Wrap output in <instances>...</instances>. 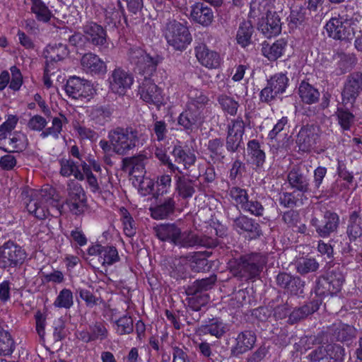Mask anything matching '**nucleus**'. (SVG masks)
Segmentation results:
<instances>
[{
  "instance_id": "30",
  "label": "nucleus",
  "mask_w": 362,
  "mask_h": 362,
  "mask_svg": "<svg viewBox=\"0 0 362 362\" xmlns=\"http://www.w3.org/2000/svg\"><path fill=\"white\" fill-rule=\"evenodd\" d=\"M190 16L192 19L203 25H209L214 20L212 9L204 3L197 2L191 7Z\"/></svg>"
},
{
  "instance_id": "49",
  "label": "nucleus",
  "mask_w": 362,
  "mask_h": 362,
  "mask_svg": "<svg viewBox=\"0 0 362 362\" xmlns=\"http://www.w3.org/2000/svg\"><path fill=\"white\" fill-rule=\"evenodd\" d=\"M216 281V276L211 275L208 278H204L195 281L188 288V294H197L212 288Z\"/></svg>"
},
{
  "instance_id": "17",
  "label": "nucleus",
  "mask_w": 362,
  "mask_h": 362,
  "mask_svg": "<svg viewBox=\"0 0 362 362\" xmlns=\"http://www.w3.org/2000/svg\"><path fill=\"white\" fill-rule=\"evenodd\" d=\"M110 88L115 94L124 95L134 82L131 74L121 68L115 69L109 78Z\"/></svg>"
},
{
  "instance_id": "3",
  "label": "nucleus",
  "mask_w": 362,
  "mask_h": 362,
  "mask_svg": "<svg viewBox=\"0 0 362 362\" xmlns=\"http://www.w3.org/2000/svg\"><path fill=\"white\" fill-rule=\"evenodd\" d=\"M163 35L169 46L183 51L192 40L188 28L175 19H168L163 24Z\"/></svg>"
},
{
  "instance_id": "39",
  "label": "nucleus",
  "mask_w": 362,
  "mask_h": 362,
  "mask_svg": "<svg viewBox=\"0 0 362 362\" xmlns=\"http://www.w3.org/2000/svg\"><path fill=\"white\" fill-rule=\"evenodd\" d=\"M298 94L301 100L309 105L318 102L320 96L318 90L305 81H303L299 85Z\"/></svg>"
},
{
  "instance_id": "25",
  "label": "nucleus",
  "mask_w": 362,
  "mask_h": 362,
  "mask_svg": "<svg viewBox=\"0 0 362 362\" xmlns=\"http://www.w3.org/2000/svg\"><path fill=\"white\" fill-rule=\"evenodd\" d=\"M195 56L199 62L206 68L216 69L220 66L219 54L210 50L205 44H199L194 48Z\"/></svg>"
},
{
  "instance_id": "38",
  "label": "nucleus",
  "mask_w": 362,
  "mask_h": 362,
  "mask_svg": "<svg viewBox=\"0 0 362 362\" xmlns=\"http://www.w3.org/2000/svg\"><path fill=\"white\" fill-rule=\"evenodd\" d=\"M320 303L318 300H313L304 305L295 309L289 315V321L295 323L302 319L305 318L308 315L316 312L320 307Z\"/></svg>"
},
{
  "instance_id": "43",
  "label": "nucleus",
  "mask_w": 362,
  "mask_h": 362,
  "mask_svg": "<svg viewBox=\"0 0 362 362\" xmlns=\"http://www.w3.org/2000/svg\"><path fill=\"white\" fill-rule=\"evenodd\" d=\"M30 6V11L33 13L38 21L44 23L48 22L51 17L52 13L42 0H29Z\"/></svg>"
},
{
  "instance_id": "11",
  "label": "nucleus",
  "mask_w": 362,
  "mask_h": 362,
  "mask_svg": "<svg viewBox=\"0 0 362 362\" xmlns=\"http://www.w3.org/2000/svg\"><path fill=\"white\" fill-rule=\"evenodd\" d=\"M349 15L339 14L338 18H332L325 28L329 37L339 40H349L354 37V31L350 28Z\"/></svg>"
},
{
  "instance_id": "36",
  "label": "nucleus",
  "mask_w": 362,
  "mask_h": 362,
  "mask_svg": "<svg viewBox=\"0 0 362 362\" xmlns=\"http://www.w3.org/2000/svg\"><path fill=\"white\" fill-rule=\"evenodd\" d=\"M175 209V202L173 198L168 197L163 202L151 208V214L153 218L161 220L168 218L173 214Z\"/></svg>"
},
{
  "instance_id": "5",
  "label": "nucleus",
  "mask_w": 362,
  "mask_h": 362,
  "mask_svg": "<svg viewBox=\"0 0 362 362\" xmlns=\"http://www.w3.org/2000/svg\"><path fill=\"white\" fill-rule=\"evenodd\" d=\"M54 189L46 187L39 191L30 190L28 202L25 201L26 208L39 219H44L49 214V206H55L57 201L53 198Z\"/></svg>"
},
{
  "instance_id": "64",
  "label": "nucleus",
  "mask_w": 362,
  "mask_h": 362,
  "mask_svg": "<svg viewBox=\"0 0 362 362\" xmlns=\"http://www.w3.org/2000/svg\"><path fill=\"white\" fill-rule=\"evenodd\" d=\"M331 288H332L326 278L324 276H320L316 281L315 293L317 296H319L334 295V293H332Z\"/></svg>"
},
{
  "instance_id": "32",
  "label": "nucleus",
  "mask_w": 362,
  "mask_h": 362,
  "mask_svg": "<svg viewBox=\"0 0 362 362\" xmlns=\"http://www.w3.org/2000/svg\"><path fill=\"white\" fill-rule=\"evenodd\" d=\"M262 54L269 61L274 62L281 57L287 45V42L284 39H279L272 45L264 41L262 43Z\"/></svg>"
},
{
  "instance_id": "14",
  "label": "nucleus",
  "mask_w": 362,
  "mask_h": 362,
  "mask_svg": "<svg viewBox=\"0 0 362 362\" xmlns=\"http://www.w3.org/2000/svg\"><path fill=\"white\" fill-rule=\"evenodd\" d=\"M228 217L233 221V226L236 230L247 232L253 238L262 235L259 224L253 218L241 214L238 209H231L228 212Z\"/></svg>"
},
{
  "instance_id": "31",
  "label": "nucleus",
  "mask_w": 362,
  "mask_h": 362,
  "mask_svg": "<svg viewBox=\"0 0 362 362\" xmlns=\"http://www.w3.org/2000/svg\"><path fill=\"white\" fill-rule=\"evenodd\" d=\"M206 117L187 106L178 117V124L183 127L186 131L192 132L197 124H202Z\"/></svg>"
},
{
  "instance_id": "41",
  "label": "nucleus",
  "mask_w": 362,
  "mask_h": 362,
  "mask_svg": "<svg viewBox=\"0 0 362 362\" xmlns=\"http://www.w3.org/2000/svg\"><path fill=\"white\" fill-rule=\"evenodd\" d=\"M172 153L175 161L182 164L185 170H189L192 165H194L197 160L196 156L193 153L185 151L180 146H175Z\"/></svg>"
},
{
  "instance_id": "8",
  "label": "nucleus",
  "mask_w": 362,
  "mask_h": 362,
  "mask_svg": "<svg viewBox=\"0 0 362 362\" xmlns=\"http://www.w3.org/2000/svg\"><path fill=\"white\" fill-rule=\"evenodd\" d=\"M310 168L311 165L307 161H302L293 166L287 175L290 186L303 194L311 192L310 184Z\"/></svg>"
},
{
  "instance_id": "62",
  "label": "nucleus",
  "mask_w": 362,
  "mask_h": 362,
  "mask_svg": "<svg viewBox=\"0 0 362 362\" xmlns=\"http://www.w3.org/2000/svg\"><path fill=\"white\" fill-rule=\"evenodd\" d=\"M93 341L104 340L107 337L108 331L103 322H96L89 326Z\"/></svg>"
},
{
  "instance_id": "59",
  "label": "nucleus",
  "mask_w": 362,
  "mask_h": 362,
  "mask_svg": "<svg viewBox=\"0 0 362 362\" xmlns=\"http://www.w3.org/2000/svg\"><path fill=\"white\" fill-rule=\"evenodd\" d=\"M145 160L146 156L144 155H139L126 158L124 162L127 166L131 168L132 173H138L139 174H142L144 173ZM137 176H140V175H138Z\"/></svg>"
},
{
  "instance_id": "48",
  "label": "nucleus",
  "mask_w": 362,
  "mask_h": 362,
  "mask_svg": "<svg viewBox=\"0 0 362 362\" xmlns=\"http://www.w3.org/2000/svg\"><path fill=\"white\" fill-rule=\"evenodd\" d=\"M15 348L14 341L10 333L0 327V354L11 355Z\"/></svg>"
},
{
  "instance_id": "13",
  "label": "nucleus",
  "mask_w": 362,
  "mask_h": 362,
  "mask_svg": "<svg viewBox=\"0 0 362 362\" xmlns=\"http://www.w3.org/2000/svg\"><path fill=\"white\" fill-rule=\"evenodd\" d=\"M83 36L87 42L97 47L101 52L108 49L110 42L105 28L95 23L88 22L83 27Z\"/></svg>"
},
{
  "instance_id": "44",
  "label": "nucleus",
  "mask_w": 362,
  "mask_h": 362,
  "mask_svg": "<svg viewBox=\"0 0 362 362\" xmlns=\"http://www.w3.org/2000/svg\"><path fill=\"white\" fill-rule=\"evenodd\" d=\"M69 49L66 45L59 43L53 45H48L44 52L45 59L50 61H62L69 55Z\"/></svg>"
},
{
  "instance_id": "57",
  "label": "nucleus",
  "mask_w": 362,
  "mask_h": 362,
  "mask_svg": "<svg viewBox=\"0 0 362 362\" xmlns=\"http://www.w3.org/2000/svg\"><path fill=\"white\" fill-rule=\"evenodd\" d=\"M327 359L333 360L334 362H344L345 349L339 344L326 345Z\"/></svg>"
},
{
  "instance_id": "15",
  "label": "nucleus",
  "mask_w": 362,
  "mask_h": 362,
  "mask_svg": "<svg viewBox=\"0 0 362 362\" xmlns=\"http://www.w3.org/2000/svg\"><path fill=\"white\" fill-rule=\"evenodd\" d=\"M67 193L66 204L70 211L75 215L82 214L86 206V196L81 185L75 181H71L68 184Z\"/></svg>"
},
{
  "instance_id": "40",
  "label": "nucleus",
  "mask_w": 362,
  "mask_h": 362,
  "mask_svg": "<svg viewBox=\"0 0 362 362\" xmlns=\"http://www.w3.org/2000/svg\"><path fill=\"white\" fill-rule=\"evenodd\" d=\"M247 153L250 157V162L257 168L262 167L265 162V153L261 148L260 144L255 139L247 143Z\"/></svg>"
},
{
  "instance_id": "58",
  "label": "nucleus",
  "mask_w": 362,
  "mask_h": 362,
  "mask_svg": "<svg viewBox=\"0 0 362 362\" xmlns=\"http://www.w3.org/2000/svg\"><path fill=\"white\" fill-rule=\"evenodd\" d=\"M73 304V293L67 288L62 289L54 302L55 307L64 308L66 309L70 308Z\"/></svg>"
},
{
  "instance_id": "56",
  "label": "nucleus",
  "mask_w": 362,
  "mask_h": 362,
  "mask_svg": "<svg viewBox=\"0 0 362 362\" xmlns=\"http://www.w3.org/2000/svg\"><path fill=\"white\" fill-rule=\"evenodd\" d=\"M319 263L314 258H305L299 261L296 265L297 272L305 275L310 272H316L319 269Z\"/></svg>"
},
{
  "instance_id": "51",
  "label": "nucleus",
  "mask_w": 362,
  "mask_h": 362,
  "mask_svg": "<svg viewBox=\"0 0 362 362\" xmlns=\"http://www.w3.org/2000/svg\"><path fill=\"white\" fill-rule=\"evenodd\" d=\"M223 143L221 138L210 139L207 144V149L210 152V157L216 161H221L225 156L223 154Z\"/></svg>"
},
{
  "instance_id": "34",
  "label": "nucleus",
  "mask_w": 362,
  "mask_h": 362,
  "mask_svg": "<svg viewBox=\"0 0 362 362\" xmlns=\"http://www.w3.org/2000/svg\"><path fill=\"white\" fill-rule=\"evenodd\" d=\"M199 331L203 334H210L220 339L228 331L226 324L219 318L209 319L199 328Z\"/></svg>"
},
{
  "instance_id": "4",
  "label": "nucleus",
  "mask_w": 362,
  "mask_h": 362,
  "mask_svg": "<svg viewBox=\"0 0 362 362\" xmlns=\"http://www.w3.org/2000/svg\"><path fill=\"white\" fill-rule=\"evenodd\" d=\"M113 146V152L121 156L126 155L139 143V132L132 127H116L107 135Z\"/></svg>"
},
{
  "instance_id": "24",
  "label": "nucleus",
  "mask_w": 362,
  "mask_h": 362,
  "mask_svg": "<svg viewBox=\"0 0 362 362\" xmlns=\"http://www.w3.org/2000/svg\"><path fill=\"white\" fill-rule=\"evenodd\" d=\"M256 340V334L252 330L240 332L235 338V344L231 348V355L237 357L251 350Z\"/></svg>"
},
{
  "instance_id": "52",
  "label": "nucleus",
  "mask_w": 362,
  "mask_h": 362,
  "mask_svg": "<svg viewBox=\"0 0 362 362\" xmlns=\"http://www.w3.org/2000/svg\"><path fill=\"white\" fill-rule=\"evenodd\" d=\"M288 20L290 28H297L303 25L306 20V8L300 6L292 9Z\"/></svg>"
},
{
  "instance_id": "47",
  "label": "nucleus",
  "mask_w": 362,
  "mask_h": 362,
  "mask_svg": "<svg viewBox=\"0 0 362 362\" xmlns=\"http://www.w3.org/2000/svg\"><path fill=\"white\" fill-rule=\"evenodd\" d=\"M63 123H67L66 118L61 115V117H54L52 122V127L46 128L40 134V137L45 139L49 136H52L55 139L59 138L62 131Z\"/></svg>"
},
{
  "instance_id": "63",
  "label": "nucleus",
  "mask_w": 362,
  "mask_h": 362,
  "mask_svg": "<svg viewBox=\"0 0 362 362\" xmlns=\"http://www.w3.org/2000/svg\"><path fill=\"white\" fill-rule=\"evenodd\" d=\"M18 118L16 115H8L6 122L0 126V141L6 139V133H10L16 127Z\"/></svg>"
},
{
  "instance_id": "60",
  "label": "nucleus",
  "mask_w": 362,
  "mask_h": 362,
  "mask_svg": "<svg viewBox=\"0 0 362 362\" xmlns=\"http://www.w3.org/2000/svg\"><path fill=\"white\" fill-rule=\"evenodd\" d=\"M228 194L230 198L240 206L241 209L243 208L249 197L246 189L239 187H232L229 189Z\"/></svg>"
},
{
  "instance_id": "19",
  "label": "nucleus",
  "mask_w": 362,
  "mask_h": 362,
  "mask_svg": "<svg viewBox=\"0 0 362 362\" xmlns=\"http://www.w3.org/2000/svg\"><path fill=\"white\" fill-rule=\"evenodd\" d=\"M276 283L281 288L290 295H300L303 293L305 281L299 276H292L286 272H281L276 276Z\"/></svg>"
},
{
  "instance_id": "29",
  "label": "nucleus",
  "mask_w": 362,
  "mask_h": 362,
  "mask_svg": "<svg viewBox=\"0 0 362 362\" xmlns=\"http://www.w3.org/2000/svg\"><path fill=\"white\" fill-rule=\"evenodd\" d=\"M209 103V99L202 90L192 89L189 93V100L187 106L205 117L208 116L209 110L206 105Z\"/></svg>"
},
{
  "instance_id": "33",
  "label": "nucleus",
  "mask_w": 362,
  "mask_h": 362,
  "mask_svg": "<svg viewBox=\"0 0 362 362\" xmlns=\"http://www.w3.org/2000/svg\"><path fill=\"white\" fill-rule=\"evenodd\" d=\"M346 233L350 242L362 238V216L359 211H354L349 214Z\"/></svg>"
},
{
  "instance_id": "23",
  "label": "nucleus",
  "mask_w": 362,
  "mask_h": 362,
  "mask_svg": "<svg viewBox=\"0 0 362 362\" xmlns=\"http://www.w3.org/2000/svg\"><path fill=\"white\" fill-rule=\"evenodd\" d=\"M139 93L146 103L154 105L158 108L163 103V97L160 88L150 80L146 79L139 87Z\"/></svg>"
},
{
  "instance_id": "42",
  "label": "nucleus",
  "mask_w": 362,
  "mask_h": 362,
  "mask_svg": "<svg viewBox=\"0 0 362 362\" xmlns=\"http://www.w3.org/2000/svg\"><path fill=\"white\" fill-rule=\"evenodd\" d=\"M254 28L250 21H243L239 25L237 34V42L243 47H245L252 42V35Z\"/></svg>"
},
{
  "instance_id": "37",
  "label": "nucleus",
  "mask_w": 362,
  "mask_h": 362,
  "mask_svg": "<svg viewBox=\"0 0 362 362\" xmlns=\"http://www.w3.org/2000/svg\"><path fill=\"white\" fill-rule=\"evenodd\" d=\"M112 109L109 105H95L91 107L89 117L95 124L105 125L110 121Z\"/></svg>"
},
{
  "instance_id": "1",
  "label": "nucleus",
  "mask_w": 362,
  "mask_h": 362,
  "mask_svg": "<svg viewBox=\"0 0 362 362\" xmlns=\"http://www.w3.org/2000/svg\"><path fill=\"white\" fill-rule=\"evenodd\" d=\"M157 238L180 247L189 249L195 246L213 248L218 245L217 239L206 235H199L191 230L182 231L175 223L160 224L153 228Z\"/></svg>"
},
{
  "instance_id": "12",
  "label": "nucleus",
  "mask_w": 362,
  "mask_h": 362,
  "mask_svg": "<svg viewBox=\"0 0 362 362\" xmlns=\"http://www.w3.org/2000/svg\"><path fill=\"white\" fill-rule=\"evenodd\" d=\"M245 122L241 117L232 119L228 124L226 148L228 151L235 153L244 149L243 136L245 133Z\"/></svg>"
},
{
  "instance_id": "27",
  "label": "nucleus",
  "mask_w": 362,
  "mask_h": 362,
  "mask_svg": "<svg viewBox=\"0 0 362 362\" xmlns=\"http://www.w3.org/2000/svg\"><path fill=\"white\" fill-rule=\"evenodd\" d=\"M88 252L90 255H98L103 265H112L119 260L117 250L114 246L97 244L90 247Z\"/></svg>"
},
{
  "instance_id": "54",
  "label": "nucleus",
  "mask_w": 362,
  "mask_h": 362,
  "mask_svg": "<svg viewBox=\"0 0 362 362\" xmlns=\"http://www.w3.org/2000/svg\"><path fill=\"white\" fill-rule=\"evenodd\" d=\"M121 218L124 226V232L128 237L134 236L136 232V223L129 212L124 207L120 209Z\"/></svg>"
},
{
  "instance_id": "9",
  "label": "nucleus",
  "mask_w": 362,
  "mask_h": 362,
  "mask_svg": "<svg viewBox=\"0 0 362 362\" xmlns=\"http://www.w3.org/2000/svg\"><path fill=\"white\" fill-rule=\"evenodd\" d=\"M310 223L315 228L319 237L327 238L337 232L340 224V218L336 212L325 210L320 217H313Z\"/></svg>"
},
{
  "instance_id": "18",
  "label": "nucleus",
  "mask_w": 362,
  "mask_h": 362,
  "mask_svg": "<svg viewBox=\"0 0 362 362\" xmlns=\"http://www.w3.org/2000/svg\"><path fill=\"white\" fill-rule=\"evenodd\" d=\"M65 91L74 99H83L93 95V89L89 81L74 76L67 80Z\"/></svg>"
},
{
  "instance_id": "28",
  "label": "nucleus",
  "mask_w": 362,
  "mask_h": 362,
  "mask_svg": "<svg viewBox=\"0 0 362 362\" xmlns=\"http://www.w3.org/2000/svg\"><path fill=\"white\" fill-rule=\"evenodd\" d=\"M266 18L262 19L258 29L266 37H272L279 35L281 31V23L279 16L276 11L266 16Z\"/></svg>"
},
{
  "instance_id": "55",
  "label": "nucleus",
  "mask_w": 362,
  "mask_h": 362,
  "mask_svg": "<svg viewBox=\"0 0 362 362\" xmlns=\"http://www.w3.org/2000/svg\"><path fill=\"white\" fill-rule=\"evenodd\" d=\"M335 115L337 117L338 123L343 130H349L354 123V115L347 109L338 107Z\"/></svg>"
},
{
  "instance_id": "6",
  "label": "nucleus",
  "mask_w": 362,
  "mask_h": 362,
  "mask_svg": "<svg viewBox=\"0 0 362 362\" xmlns=\"http://www.w3.org/2000/svg\"><path fill=\"white\" fill-rule=\"evenodd\" d=\"M128 60L140 74H151L156 71L162 57L158 54L151 56L139 46L131 47L127 52Z\"/></svg>"
},
{
  "instance_id": "21",
  "label": "nucleus",
  "mask_w": 362,
  "mask_h": 362,
  "mask_svg": "<svg viewBox=\"0 0 362 362\" xmlns=\"http://www.w3.org/2000/svg\"><path fill=\"white\" fill-rule=\"evenodd\" d=\"M318 129L313 125L303 126L296 136V143L299 150L308 152L317 144Z\"/></svg>"
},
{
  "instance_id": "50",
  "label": "nucleus",
  "mask_w": 362,
  "mask_h": 362,
  "mask_svg": "<svg viewBox=\"0 0 362 362\" xmlns=\"http://www.w3.org/2000/svg\"><path fill=\"white\" fill-rule=\"evenodd\" d=\"M217 101L224 112L232 116L237 114L239 104L233 98L225 94H221L218 96Z\"/></svg>"
},
{
  "instance_id": "46",
  "label": "nucleus",
  "mask_w": 362,
  "mask_h": 362,
  "mask_svg": "<svg viewBox=\"0 0 362 362\" xmlns=\"http://www.w3.org/2000/svg\"><path fill=\"white\" fill-rule=\"evenodd\" d=\"M60 173L64 177H69L73 175L75 178L79 180H83L84 176L82 172L78 169L76 163L71 159H62L60 161Z\"/></svg>"
},
{
  "instance_id": "16",
  "label": "nucleus",
  "mask_w": 362,
  "mask_h": 362,
  "mask_svg": "<svg viewBox=\"0 0 362 362\" xmlns=\"http://www.w3.org/2000/svg\"><path fill=\"white\" fill-rule=\"evenodd\" d=\"M124 8L119 0H112L102 8L99 18L106 27L117 28L124 16Z\"/></svg>"
},
{
  "instance_id": "22",
  "label": "nucleus",
  "mask_w": 362,
  "mask_h": 362,
  "mask_svg": "<svg viewBox=\"0 0 362 362\" xmlns=\"http://www.w3.org/2000/svg\"><path fill=\"white\" fill-rule=\"evenodd\" d=\"M362 90V74L353 73L350 74L342 91L343 101L354 103Z\"/></svg>"
},
{
  "instance_id": "2",
  "label": "nucleus",
  "mask_w": 362,
  "mask_h": 362,
  "mask_svg": "<svg viewBox=\"0 0 362 362\" xmlns=\"http://www.w3.org/2000/svg\"><path fill=\"white\" fill-rule=\"evenodd\" d=\"M267 262L265 255L252 252L232 258L228 261V265L233 276L240 281H247L259 276Z\"/></svg>"
},
{
  "instance_id": "26",
  "label": "nucleus",
  "mask_w": 362,
  "mask_h": 362,
  "mask_svg": "<svg viewBox=\"0 0 362 362\" xmlns=\"http://www.w3.org/2000/svg\"><path fill=\"white\" fill-rule=\"evenodd\" d=\"M83 70L92 75L105 74L107 72L105 63L95 54L88 52L83 54L81 59Z\"/></svg>"
},
{
  "instance_id": "7",
  "label": "nucleus",
  "mask_w": 362,
  "mask_h": 362,
  "mask_svg": "<svg viewBox=\"0 0 362 362\" xmlns=\"http://www.w3.org/2000/svg\"><path fill=\"white\" fill-rule=\"evenodd\" d=\"M26 252L20 245L11 240L0 246V269L9 271L22 265L26 259Z\"/></svg>"
},
{
  "instance_id": "53",
  "label": "nucleus",
  "mask_w": 362,
  "mask_h": 362,
  "mask_svg": "<svg viewBox=\"0 0 362 362\" xmlns=\"http://www.w3.org/2000/svg\"><path fill=\"white\" fill-rule=\"evenodd\" d=\"M116 333L119 335L129 334L134 331V322L131 316L124 315L115 321Z\"/></svg>"
},
{
  "instance_id": "20",
  "label": "nucleus",
  "mask_w": 362,
  "mask_h": 362,
  "mask_svg": "<svg viewBox=\"0 0 362 362\" xmlns=\"http://www.w3.org/2000/svg\"><path fill=\"white\" fill-rule=\"evenodd\" d=\"M174 174L175 191L179 197L183 199L192 197L196 192L197 179H190L189 175H185L180 168Z\"/></svg>"
},
{
  "instance_id": "35",
  "label": "nucleus",
  "mask_w": 362,
  "mask_h": 362,
  "mask_svg": "<svg viewBox=\"0 0 362 362\" xmlns=\"http://www.w3.org/2000/svg\"><path fill=\"white\" fill-rule=\"evenodd\" d=\"M274 0H252L249 16L250 18H261L273 13Z\"/></svg>"
},
{
  "instance_id": "10",
  "label": "nucleus",
  "mask_w": 362,
  "mask_h": 362,
  "mask_svg": "<svg viewBox=\"0 0 362 362\" xmlns=\"http://www.w3.org/2000/svg\"><path fill=\"white\" fill-rule=\"evenodd\" d=\"M289 79L286 74L280 72L272 76L267 81V86L261 90L259 98L262 102L269 103L279 95L284 93Z\"/></svg>"
},
{
  "instance_id": "45",
  "label": "nucleus",
  "mask_w": 362,
  "mask_h": 362,
  "mask_svg": "<svg viewBox=\"0 0 362 362\" xmlns=\"http://www.w3.org/2000/svg\"><path fill=\"white\" fill-rule=\"evenodd\" d=\"M325 277L332 288V293L337 294L341 291L344 282V276L339 266L330 269Z\"/></svg>"
},
{
  "instance_id": "61",
  "label": "nucleus",
  "mask_w": 362,
  "mask_h": 362,
  "mask_svg": "<svg viewBox=\"0 0 362 362\" xmlns=\"http://www.w3.org/2000/svg\"><path fill=\"white\" fill-rule=\"evenodd\" d=\"M242 209L255 216H262L265 210L262 204L256 198L248 199Z\"/></svg>"
}]
</instances>
